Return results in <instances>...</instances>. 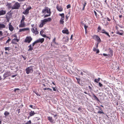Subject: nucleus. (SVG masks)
I'll return each mask as SVG.
<instances>
[{"instance_id": "obj_48", "label": "nucleus", "mask_w": 124, "mask_h": 124, "mask_svg": "<svg viewBox=\"0 0 124 124\" xmlns=\"http://www.w3.org/2000/svg\"><path fill=\"white\" fill-rule=\"evenodd\" d=\"M94 13L95 14V16H96L97 17V14L96 11H94Z\"/></svg>"}, {"instance_id": "obj_54", "label": "nucleus", "mask_w": 124, "mask_h": 124, "mask_svg": "<svg viewBox=\"0 0 124 124\" xmlns=\"http://www.w3.org/2000/svg\"><path fill=\"white\" fill-rule=\"evenodd\" d=\"M86 4V2L85 1V2H84V3L83 4V6L85 7V6Z\"/></svg>"}, {"instance_id": "obj_37", "label": "nucleus", "mask_w": 124, "mask_h": 124, "mask_svg": "<svg viewBox=\"0 0 124 124\" xmlns=\"http://www.w3.org/2000/svg\"><path fill=\"white\" fill-rule=\"evenodd\" d=\"M87 27H88L87 26H86L85 25L84 28H85V33H87V32H86V29Z\"/></svg>"}, {"instance_id": "obj_61", "label": "nucleus", "mask_w": 124, "mask_h": 124, "mask_svg": "<svg viewBox=\"0 0 124 124\" xmlns=\"http://www.w3.org/2000/svg\"><path fill=\"white\" fill-rule=\"evenodd\" d=\"M53 90L54 91H56V89H55V88L54 87H53Z\"/></svg>"}, {"instance_id": "obj_53", "label": "nucleus", "mask_w": 124, "mask_h": 124, "mask_svg": "<svg viewBox=\"0 0 124 124\" xmlns=\"http://www.w3.org/2000/svg\"><path fill=\"white\" fill-rule=\"evenodd\" d=\"M101 28L100 27V26H98V30H99V31H100L101 30Z\"/></svg>"}, {"instance_id": "obj_22", "label": "nucleus", "mask_w": 124, "mask_h": 124, "mask_svg": "<svg viewBox=\"0 0 124 124\" xmlns=\"http://www.w3.org/2000/svg\"><path fill=\"white\" fill-rule=\"evenodd\" d=\"M28 47L29 48V49L28 50V51H31L33 50V47H32L31 45H30L28 46Z\"/></svg>"}, {"instance_id": "obj_34", "label": "nucleus", "mask_w": 124, "mask_h": 124, "mask_svg": "<svg viewBox=\"0 0 124 124\" xmlns=\"http://www.w3.org/2000/svg\"><path fill=\"white\" fill-rule=\"evenodd\" d=\"M37 42L36 41H35L32 44V47H33L34 45L35 44L37 43Z\"/></svg>"}, {"instance_id": "obj_26", "label": "nucleus", "mask_w": 124, "mask_h": 124, "mask_svg": "<svg viewBox=\"0 0 124 124\" xmlns=\"http://www.w3.org/2000/svg\"><path fill=\"white\" fill-rule=\"evenodd\" d=\"M51 12H49V13H48V14L44 16V18H46V17H47L48 16H50V14H51Z\"/></svg>"}, {"instance_id": "obj_46", "label": "nucleus", "mask_w": 124, "mask_h": 124, "mask_svg": "<svg viewBox=\"0 0 124 124\" xmlns=\"http://www.w3.org/2000/svg\"><path fill=\"white\" fill-rule=\"evenodd\" d=\"M99 84L100 86L101 87H102L103 86L102 85L100 82L99 83Z\"/></svg>"}, {"instance_id": "obj_32", "label": "nucleus", "mask_w": 124, "mask_h": 124, "mask_svg": "<svg viewBox=\"0 0 124 124\" xmlns=\"http://www.w3.org/2000/svg\"><path fill=\"white\" fill-rule=\"evenodd\" d=\"M64 19H61L60 20V23L61 24H63L64 23V21L63 20Z\"/></svg>"}, {"instance_id": "obj_20", "label": "nucleus", "mask_w": 124, "mask_h": 124, "mask_svg": "<svg viewBox=\"0 0 124 124\" xmlns=\"http://www.w3.org/2000/svg\"><path fill=\"white\" fill-rule=\"evenodd\" d=\"M35 114V113H34V111H31L29 113V115L30 116H28V117H30V116H33L34 114Z\"/></svg>"}, {"instance_id": "obj_42", "label": "nucleus", "mask_w": 124, "mask_h": 124, "mask_svg": "<svg viewBox=\"0 0 124 124\" xmlns=\"http://www.w3.org/2000/svg\"><path fill=\"white\" fill-rule=\"evenodd\" d=\"M44 25V24L41 23L40 24L39 27H42Z\"/></svg>"}, {"instance_id": "obj_16", "label": "nucleus", "mask_w": 124, "mask_h": 124, "mask_svg": "<svg viewBox=\"0 0 124 124\" xmlns=\"http://www.w3.org/2000/svg\"><path fill=\"white\" fill-rule=\"evenodd\" d=\"M6 13V11L3 10L0 11V16L4 15Z\"/></svg>"}, {"instance_id": "obj_51", "label": "nucleus", "mask_w": 124, "mask_h": 124, "mask_svg": "<svg viewBox=\"0 0 124 124\" xmlns=\"http://www.w3.org/2000/svg\"><path fill=\"white\" fill-rule=\"evenodd\" d=\"M3 33L1 31H0V36H2Z\"/></svg>"}, {"instance_id": "obj_56", "label": "nucleus", "mask_w": 124, "mask_h": 124, "mask_svg": "<svg viewBox=\"0 0 124 124\" xmlns=\"http://www.w3.org/2000/svg\"><path fill=\"white\" fill-rule=\"evenodd\" d=\"M13 36L14 37H15L16 38V39L17 38V36H16V34H14V35H13Z\"/></svg>"}, {"instance_id": "obj_63", "label": "nucleus", "mask_w": 124, "mask_h": 124, "mask_svg": "<svg viewBox=\"0 0 124 124\" xmlns=\"http://www.w3.org/2000/svg\"><path fill=\"white\" fill-rule=\"evenodd\" d=\"M29 106L31 108H33V105H30Z\"/></svg>"}, {"instance_id": "obj_30", "label": "nucleus", "mask_w": 124, "mask_h": 124, "mask_svg": "<svg viewBox=\"0 0 124 124\" xmlns=\"http://www.w3.org/2000/svg\"><path fill=\"white\" fill-rule=\"evenodd\" d=\"M25 19V16L24 15L22 16V18L21 21V22H24V21Z\"/></svg>"}, {"instance_id": "obj_41", "label": "nucleus", "mask_w": 124, "mask_h": 124, "mask_svg": "<svg viewBox=\"0 0 124 124\" xmlns=\"http://www.w3.org/2000/svg\"><path fill=\"white\" fill-rule=\"evenodd\" d=\"M97 113H99V114H104V113L103 112H102V111H98V112H97Z\"/></svg>"}, {"instance_id": "obj_29", "label": "nucleus", "mask_w": 124, "mask_h": 124, "mask_svg": "<svg viewBox=\"0 0 124 124\" xmlns=\"http://www.w3.org/2000/svg\"><path fill=\"white\" fill-rule=\"evenodd\" d=\"M100 78H99L98 79H94V82H96L97 83H98V82L100 81Z\"/></svg>"}, {"instance_id": "obj_9", "label": "nucleus", "mask_w": 124, "mask_h": 124, "mask_svg": "<svg viewBox=\"0 0 124 124\" xmlns=\"http://www.w3.org/2000/svg\"><path fill=\"white\" fill-rule=\"evenodd\" d=\"M56 8L59 11H62L63 10V8L61 6H58L57 5L56 7Z\"/></svg>"}, {"instance_id": "obj_62", "label": "nucleus", "mask_w": 124, "mask_h": 124, "mask_svg": "<svg viewBox=\"0 0 124 124\" xmlns=\"http://www.w3.org/2000/svg\"><path fill=\"white\" fill-rule=\"evenodd\" d=\"M72 37H73V35L72 34L71 35V37H70V39H72Z\"/></svg>"}, {"instance_id": "obj_15", "label": "nucleus", "mask_w": 124, "mask_h": 124, "mask_svg": "<svg viewBox=\"0 0 124 124\" xmlns=\"http://www.w3.org/2000/svg\"><path fill=\"white\" fill-rule=\"evenodd\" d=\"M62 32L63 33H66L67 34H68L69 33V32L68 31V29H64L62 31Z\"/></svg>"}, {"instance_id": "obj_40", "label": "nucleus", "mask_w": 124, "mask_h": 124, "mask_svg": "<svg viewBox=\"0 0 124 124\" xmlns=\"http://www.w3.org/2000/svg\"><path fill=\"white\" fill-rule=\"evenodd\" d=\"M8 39L6 41V43H8L11 40V39H10L9 37H8Z\"/></svg>"}, {"instance_id": "obj_52", "label": "nucleus", "mask_w": 124, "mask_h": 124, "mask_svg": "<svg viewBox=\"0 0 124 124\" xmlns=\"http://www.w3.org/2000/svg\"><path fill=\"white\" fill-rule=\"evenodd\" d=\"M47 90H49L51 91H52V90L50 88H47Z\"/></svg>"}, {"instance_id": "obj_24", "label": "nucleus", "mask_w": 124, "mask_h": 124, "mask_svg": "<svg viewBox=\"0 0 124 124\" xmlns=\"http://www.w3.org/2000/svg\"><path fill=\"white\" fill-rule=\"evenodd\" d=\"M59 15L61 16L62 19H64V13L60 14Z\"/></svg>"}, {"instance_id": "obj_45", "label": "nucleus", "mask_w": 124, "mask_h": 124, "mask_svg": "<svg viewBox=\"0 0 124 124\" xmlns=\"http://www.w3.org/2000/svg\"><path fill=\"white\" fill-rule=\"evenodd\" d=\"M105 34L107 35L109 37H110V36L109 35L108 33L106 32Z\"/></svg>"}, {"instance_id": "obj_27", "label": "nucleus", "mask_w": 124, "mask_h": 124, "mask_svg": "<svg viewBox=\"0 0 124 124\" xmlns=\"http://www.w3.org/2000/svg\"><path fill=\"white\" fill-rule=\"evenodd\" d=\"M41 23L44 25L46 24V21L45 20V19H44L43 20H41Z\"/></svg>"}, {"instance_id": "obj_28", "label": "nucleus", "mask_w": 124, "mask_h": 124, "mask_svg": "<svg viewBox=\"0 0 124 124\" xmlns=\"http://www.w3.org/2000/svg\"><path fill=\"white\" fill-rule=\"evenodd\" d=\"M46 22H50L51 20V19L50 18H48L47 19H45Z\"/></svg>"}, {"instance_id": "obj_50", "label": "nucleus", "mask_w": 124, "mask_h": 124, "mask_svg": "<svg viewBox=\"0 0 124 124\" xmlns=\"http://www.w3.org/2000/svg\"><path fill=\"white\" fill-rule=\"evenodd\" d=\"M76 78L77 79V81L78 83H79V82L80 81V79H79L77 78Z\"/></svg>"}, {"instance_id": "obj_25", "label": "nucleus", "mask_w": 124, "mask_h": 124, "mask_svg": "<svg viewBox=\"0 0 124 124\" xmlns=\"http://www.w3.org/2000/svg\"><path fill=\"white\" fill-rule=\"evenodd\" d=\"M9 113L7 111H5L4 113V115L5 116V117L7 116L8 115H9Z\"/></svg>"}, {"instance_id": "obj_49", "label": "nucleus", "mask_w": 124, "mask_h": 124, "mask_svg": "<svg viewBox=\"0 0 124 124\" xmlns=\"http://www.w3.org/2000/svg\"><path fill=\"white\" fill-rule=\"evenodd\" d=\"M97 49L95 47L93 48V50L94 51H96Z\"/></svg>"}, {"instance_id": "obj_19", "label": "nucleus", "mask_w": 124, "mask_h": 124, "mask_svg": "<svg viewBox=\"0 0 124 124\" xmlns=\"http://www.w3.org/2000/svg\"><path fill=\"white\" fill-rule=\"evenodd\" d=\"M63 41L64 42H68V41L69 39L67 37H64L63 38Z\"/></svg>"}, {"instance_id": "obj_13", "label": "nucleus", "mask_w": 124, "mask_h": 124, "mask_svg": "<svg viewBox=\"0 0 124 124\" xmlns=\"http://www.w3.org/2000/svg\"><path fill=\"white\" fill-rule=\"evenodd\" d=\"M94 38L99 42H100L101 41L100 38L98 36L96 35L94 36Z\"/></svg>"}, {"instance_id": "obj_64", "label": "nucleus", "mask_w": 124, "mask_h": 124, "mask_svg": "<svg viewBox=\"0 0 124 124\" xmlns=\"http://www.w3.org/2000/svg\"><path fill=\"white\" fill-rule=\"evenodd\" d=\"M55 38H54V39H53V41L54 42H55Z\"/></svg>"}, {"instance_id": "obj_38", "label": "nucleus", "mask_w": 124, "mask_h": 124, "mask_svg": "<svg viewBox=\"0 0 124 124\" xmlns=\"http://www.w3.org/2000/svg\"><path fill=\"white\" fill-rule=\"evenodd\" d=\"M31 121L30 120L28 121L25 124H31Z\"/></svg>"}, {"instance_id": "obj_18", "label": "nucleus", "mask_w": 124, "mask_h": 124, "mask_svg": "<svg viewBox=\"0 0 124 124\" xmlns=\"http://www.w3.org/2000/svg\"><path fill=\"white\" fill-rule=\"evenodd\" d=\"M5 28V25L4 24L0 23V30H2L3 28Z\"/></svg>"}, {"instance_id": "obj_36", "label": "nucleus", "mask_w": 124, "mask_h": 124, "mask_svg": "<svg viewBox=\"0 0 124 124\" xmlns=\"http://www.w3.org/2000/svg\"><path fill=\"white\" fill-rule=\"evenodd\" d=\"M5 50L6 51V50H9V47H5Z\"/></svg>"}, {"instance_id": "obj_5", "label": "nucleus", "mask_w": 124, "mask_h": 124, "mask_svg": "<svg viewBox=\"0 0 124 124\" xmlns=\"http://www.w3.org/2000/svg\"><path fill=\"white\" fill-rule=\"evenodd\" d=\"M31 7L27 8L23 12V13L25 15L28 14L29 13V10L31 9Z\"/></svg>"}, {"instance_id": "obj_59", "label": "nucleus", "mask_w": 124, "mask_h": 124, "mask_svg": "<svg viewBox=\"0 0 124 124\" xmlns=\"http://www.w3.org/2000/svg\"><path fill=\"white\" fill-rule=\"evenodd\" d=\"M88 87L91 90H92V88L90 86H89Z\"/></svg>"}, {"instance_id": "obj_17", "label": "nucleus", "mask_w": 124, "mask_h": 124, "mask_svg": "<svg viewBox=\"0 0 124 124\" xmlns=\"http://www.w3.org/2000/svg\"><path fill=\"white\" fill-rule=\"evenodd\" d=\"M48 120L51 123H53L54 122V120L52 119V117L48 116Z\"/></svg>"}, {"instance_id": "obj_8", "label": "nucleus", "mask_w": 124, "mask_h": 124, "mask_svg": "<svg viewBox=\"0 0 124 124\" xmlns=\"http://www.w3.org/2000/svg\"><path fill=\"white\" fill-rule=\"evenodd\" d=\"M8 25L9 30L11 31H13L14 29V28L12 25L11 24V23H10Z\"/></svg>"}, {"instance_id": "obj_43", "label": "nucleus", "mask_w": 124, "mask_h": 124, "mask_svg": "<svg viewBox=\"0 0 124 124\" xmlns=\"http://www.w3.org/2000/svg\"><path fill=\"white\" fill-rule=\"evenodd\" d=\"M19 90L20 89L18 88H15L14 89V91L15 92L17 90Z\"/></svg>"}, {"instance_id": "obj_14", "label": "nucleus", "mask_w": 124, "mask_h": 124, "mask_svg": "<svg viewBox=\"0 0 124 124\" xmlns=\"http://www.w3.org/2000/svg\"><path fill=\"white\" fill-rule=\"evenodd\" d=\"M44 38L40 39L36 41L37 42V43L39 42H40L41 43H42L44 41Z\"/></svg>"}, {"instance_id": "obj_11", "label": "nucleus", "mask_w": 124, "mask_h": 124, "mask_svg": "<svg viewBox=\"0 0 124 124\" xmlns=\"http://www.w3.org/2000/svg\"><path fill=\"white\" fill-rule=\"evenodd\" d=\"M19 40L17 39H14L12 40V43L13 44H16V42H18Z\"/></svg>"}, {"instance_id": "obj_4", "label": "nucleus", "mask_w": 124, "mask_h": 124, "mask_svg": "<svg viewBox=\"0 0 124 124\" xmlns=\"http://www.w3.org/2000/svg\"><path fill=\"white\" fill-rule=\"evenodd\" d=\"M32 39L30 37H27L25 40L24 42L26 43H30L32 40Z\"/></svg>"}, {"instance_id": "obj_39", "label": "nucleus", "mask_w": 124, "mask_h": 124, "mask_svg": "<svg viewBox=\"0 0 124 124\" xmlns=\"http://www.w3.org/2000/svg\"><path fill=\"white\" fill-rule=\"evenodd\" d=\"M70 7H71V6H70V4H69L67 6V9L69 8H70Z\"/></svg>"}, {"instance_id": "obj_6", "label": "nucleus", "mask_w": 124, "mask_h": 124, "mask_svg": "<svg viewBox=\"0 0 124 124\" xmlns=\"http://www.w3.org/2000/svg\"><path fill=\"white\" fill-rule=\"evenodd\" d=\"M12 14L11 13H7L6 15V18L7 20L9 21V19L12 16Z\"/></svg>"}, {"instance_id": "obj_3", "label": "nucleus", "mask_w": 124, "mask_h": 124, "mask_svg": "<svg viewBox=\"0 0 124 124\" xmlns=\"http://www.w3.org/2000/svg\"><path fill=\"white\" fill-rule=\"evenodd\" d=\"M20 7V5L19 3L18 2H16L14 6L12 7V9H18Z\"/></svg>"}, {"instance_id": "obj_23", "label": "nucleus", "mask_w": 124, "mask_h": 124, "mask_svg": "<svg viewBox=\"0 0 124 124\" xmlns=\"http://www.w3.org/2000/svg\"><path fill=\"white\" fill-rule=\"evenodd\" d=\"M93 97L94 99L96 100L97 101H99V99L94 94H93Z\"/></svg>"}, {"instance_id": "obj_31", "label": "nucleus", "mask_w": 124, "mask_h": 124, "mask_svg": "<svg viewBox=\"0 0 124 124\" xmlns=\"http://www.w3.org/2000/svg\"><path fill=\"white\" fill-rule=\"evenodd\" d=\"M35 33L36 34H37L39 33V32L38 31L37 29L36 28L35 29Z\"/></svg>"}, {"instance_id": "obj_47", "label": "nucleus", "mask_w": 124, "mask_h": 124, "mask_svg": "<svg viewBox=\"0 0 124 124\" xmlns=\"http://www.w3.org/2000/svg\"><path fill=\"white\" fill-rule=\"evenodd\" d=\"M44 32V31H41L40 32V35H42L43 34V33Z\"/></svg>"}, {"instance_id": "obj_57", "label": "nucleus", "mask_w": 124, "mask_h": 124, "mask_svg": "<svg viewBox=\"0 0 124 124\" xmlns=\"http://www.w3.org/2000/svg\"><path fill=\"white\" fill-rule=\"evenodd\" d=\"M96 51H97V52H96V54H98L99 52V50L98 49H97V50Z\"/></svg>"}, {"instance_id": "obj_44", "label": "nucleus", "mask_w": 124, "mask_h": 124, "mask_svg": "<svg viewBox=\"0 0 124 124\" xmlns=\"http://www.w3.org/2000/svg\"><path fill=\"white\" fill-rule=\"evenodd\" d=\"M101 32L105 34L106 32L104 30H102L101 31Z\"/></svg>"}, {"instance_id": "obj_33", "label": "nucleus", "mask_w": 124, "mask_h": 124, "mask_svg": "<svg viewBox=\"0 0 124 124\" xmlns=\"http://www.w3.org/2000/svg\"><path fill=\"white\" fill-rule=\"evenodd\" d=\"M31 31L33 33H35V30L34 29V28H32L31 29Z\"/></svg>"}, {"instance_id": "obj_21", "label": "nucleus", "mask_w": 124, "mask_h": 124, "mask_svg": "<svg viewBox=\"0 0 124 124\" xmlns=\"http://www.w3.org/2000/svg\"><path fill=\"white\" fill-rule=\"evenodd\" d=\"M7 6L8 7V9H10L11 8H12V5L11 3H7Z\"/></svg>"}, {"instance_id": "obj_60", "label": "nucleus", "mask_w": 124, "mask_h": 124, "mask_svg": "<svg viewBox=\"0 0 124 124\" xmlns=\"http://www.w3.org/2000/svg\"><path fill=\"white\" fill-rule=\"evenodd\" d=\"M103 56H108L107 54H104V53L103 54Z\"/></svg>"}, {"instance_id": "obj_2", "label": "nucleus", "mask_w": 124, "mask_h": 124, "mask_svg": "<svg viewBox=\"0 0 124 124\" xmlns=\"http://www.w3.org/2000/svg\"><path fill=\"white\" fill-rule=\"evenodd\" d=\"M50 9L49 8L47 7H45L44 9L42 10V13H44V15L46 14V13H48L50 12Z\"/></svg>"}, {"instance_id": "obj_1", "label": "nucleus", "mask_w": 124, "mask_h": 124, "mask_svg": "<svg viewBox=\"0 0 124 124\" xmlns=\"http://www.w3.org/2000/svg\"><path fill=\"white\" fill-rule=\"evenodd\" d=\"M34 67V66H31L26 68L25 69V71L27 74H29L32 73L33 71V68Z\"/></svg>"}, {"instance_id": "obj_55", "label": "nucleus", "mask_w": 124, "mask_h": 124, "mask_svg": "<svg viewBox=\"0 0 124 124\" xmlns=\"http://www.w3.org/2000/svg\"><path fill=\"white\" fill-rule=\"evenodd\" d=\"M17 75V74H15L14 75H13L11 77L12 78H14L15 77H16Z\"/></svg>"}, {"instance_id": "obj_7", "label": "nucleus", "mask_w": 124, "mask_h": 124, "mask_svg": "<svg viewBox=\"0 0 124 124\" xmlns=\"http://www.w3.org/2000/svg\"><path fill=\"white\" fill-rule=\"evenodd\" d=\"M11 75V73L9 71H7L3 75V77H4V79H5V78L7 77L10 76Z\"/></svg>"}, {"instance_id": "obj_58", "label": "nucleus", "mask_w": 124, "mask_h": 124, "mask_svg": "<svg viewBox=\"0 0 124 124\" xmlns=\"http://www.w3.org/2000/svg\"><path fill=\"white\" fill-rule=\"evenodd\" d=\"M41 36L44 37H46V35L45 34H42Z\"/></svg>"}, {"instance_id": "obj_12", "label": "nucleus", "mask_w": 124, "mask_h": 124, "mask_svg": "<svg viewBox=\"0 0 124 124\" xmlns=\"http://www.w3.org/2000/svg\"><path fill=\"white\" fill-rule=\"evenodd\" d=\"M25 26V24L24 22H21V23L20 25H19V27L20 28L21 27H24Z\"/></svg>"}, {"instance_id": "obj_35", "label": "nucleus", "mask_w": 124, "mask_h": 124, "mask_svg": "<svg viewBox=\"0 0 124 124\" xmlns=\"http://www.w3.org/2000/svg\"><path fill=\"white\" fill-rule=\"evenodd\" d=\"M116 33L118 34H119L120 35H123V33H120L119 31H117V32Z\"/></svg>"}, {"instance_id": "obj_10", "label": "nucleus", "mask_w": 124, "mask_h": 124, "mask_svg": "<svg viewBox=\"0 0 124 124\" xmlns=\"http://www.w3.org/2000/svg\"><path fill=\"white\" fill-rule=\"evenodd\" d=\"M29 30V28H24L22 29H19V32H20L22 31H27Z\"/></svg>"}]
</instances>
